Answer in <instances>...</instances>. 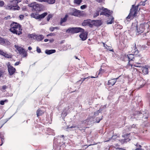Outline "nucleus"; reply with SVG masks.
Returning a JSON list of instances; mask_svg holds the SVG:
<instances>
[{
  "label": "nucleus",
  "instance_id": "f257e3e1",
  "mask_svg": "<svg viewBox=\"0 0 150 150\" xmlns=\"http://www.w3.org/2000/svg\"><path fill=\"white\" fill-rule=\"evenodd\" d=\"M10 31L14 34L19 35L22 33V29L20 24L17 23L13 22L10 25Z\"/></svg>",
  "mask_w": 150,
  "mask_h": 150
},
{
  "label": "nucleus",
  "instance_id": "f03ea898",
  "mask_svg": "<svg viewBox=\"0 0 150 150\" xmlns=\"http://www.w3.org/2000/svg\"><path fill=\"white\" fill-rule=\"evenodd\" d=\"M138 5L137 6L134 7V5H132V8L131 9L130 13L128 16L127 17L126 19L127 21L129 19L132 17L135 16H137V12L138 11Z\"/></svg>",
  "mask_w": 150,
  "mask_h": 150
},
{
  "label": "nucleus",
  "instance_id": "7ed1b4c3",
  "mask_svg": "<svg viewBox=\"0 0 150 150\" xmlns=\"http://www.w3.org/2000/svg\"><path fill=\"white\" fill-rule=\"evenodd\" d=\"M28 6L32 7L36 11H39L42 9V5L36 3L35 2L32 3L28 4Z\"/></svg>",
  "mask_w": 150,
  "mask_h": 150
},
{
  "label": "nucleus",
  "instance_id": "20e7f679",
  "mask_svg": "<svg viewBox=\"0 0 150 150\" xmlns=\"http://www.w3.org/2000/svg\"><path fill=\"white\" fill-rule=\"evenodd\" d=\"M15 48L19 52L20 54L23 55V57H26L27 56V53L24 49L21 47H19L18 45H15Z\"/></svg>",
  "mask_w": 150,
  "mask_h": 150
},
{
  "label": "nucleus",
  "instance_id": "39448f33",
  "mask_svg": "<svg viewBox=\"0 0 150 150\" xmlns=\"http://www.w3.org/2000/svg\"><path fill=\"white\" fill-rule=\"evenodd\" d=\"M145 29L144 25V24H142L139 25L137 26V34L139 35L141 33L144 31Z\"/></svg>",
  "mask_w": 150,
  "mask_h": 150
},
{
  "label": "nucleus",
  "instance_id": "423d86ee",
  "mask_svg": "<svg viewBox=\"0 0 150 150\" xmlns=\"http://www.w3.org/2000/svg\"><path fill=\"white\" fill-rule=\"evenodd\" d=\"M102 10H103V11L101 12L100 15H104L107 16H108L111 15L112 13V12L110 11L109 10H108L107 8H105L103 7L102 8Z\"/></svg>",
  "mask_w": 150,
  "mask_h": 150
},
{
  "label": "nucleus",
  "instance_id": "0eeeda50",
  "mask_svg": "<svg viewBox=\"0 0 150 150\" xmlns=\"http://www.w3.org/2000/svg\"><path fill=\"white\" fill-rule=\"evenodd\" d=\"M10 44V42L7 40L0 37V44L4 45H8Z\"/></svg>",
  "mask_w": 150,
  "mask_h": 150
},
{
  "label": "nucleus",
  "instance_id": "6e6552de",
  "mask_svg": "<svg viewBox=\"0 0 150 150\" xmlns=\"http://www.w3.org/2000/svg\"><path fill=\"white\" fill-rule=\"evenodd\" d=\"M141 55H135L134 57V61L137 64L140 65V62H141Z\"/></svg>",
  "mask_w": 150,
  "mask_h": 150
},
{
  "label": "nucleus",
  "instance_id": "1a4fd4ad",
  "mask_svg": "<svg viewBox=\"0 0 150 150\" xmlns=\"http://www.w3.org/2000/svg\"><path fill=\"white\" fill-rule=\"evenodd\" d=\"M8 68L9 73L11 75H13L15 72V69L10 65H9L8 66Z\"/></svg>",
  "mask_w": 150,
  "mask_h": 150
},
{
  "label": "nucleus",
  "instance_id": "9d476101",
  "mask_svg": "<svg viewBox=\"0 0 150 150\" xmlns=\"http://www.w3.org/2000/svg\"><path fill=\"white\" fill-rule=\"evenodd\" d=\"M102 22L100 20H93L91 21V26L93 25L97 26H100L102 24Z\"/></svg>",
  "mask_w": 150,
  "mask_h": 150
},
{
  "label": "nucleus",
  "instance_id": "9b49d317",
  "mask_svg": "<svg viewBox=\"0 0 150 150\" xmlns=\"http://www.w3.org/2000/svg\"><path fill=\"white\" fill-rule=\"evenodd\" d=\"M82 33L79 35V37L82 40H85L87 39V33L84 32Z\"/></svg>",
  "mask_w": 150,
  "mask_h": 150
},
{
  "label": "nucleus",
  "instance_id": "f8f14e48",
  "mask_svg": "<svg viewBox=\"0 0 150 150\" xmlns=\"http://www.w3.org/2000/svg\"><path fill=\"white\" fill-rule=\"evenodd\" d=\"M91 21H92L90 20H84L83 22L82 23V25L84 26L88 25L91 27Z\"/></svg>",
  "mask_w": 150,
  "mask_h": 150
},
{
  "label": "nucleus",
  "instance_id": "ddd939ff",
  "mask_svg": "<svg viewBox=\"0 0 150 150\" xmlns=\"http://www.w3.org/2000/svg\"><path fill=\"white\" fill-rule=\"evenodd\" d=\"M118 78L116 79H112L109 80L108 82V84L111 86L113 85L116 82V79H117Z\"/></svg>",
  "mask_w": 150,
  "mask_h": 150
},
{
  "label": "nucleus",
  "instance_id": "4468645a",
  "mask_svg": "<svg viewBox=\"0 0 150 150\" xmlns=\"http://www.w3.org/2000/svg\"><path fill=\"white\" fill-rule=\"evenodd\" d=\"M75 33H77L79 32H83L84 30L81 28H74Z\"/></svg>",
  "mask_w": 150,
  "mask_h": 150
},
{
  "label": "nucleus",
  "instance_id": "2eb2a0df",
  "mask_svg": "<svg viewBox=\"0 0 150 150\" xmlns=\"http://www.w3.org/2000/svg\"><path fill=\"white\" fill-rule=\"evenodd\" d=\"M68 17V15L67 14H66L63 18H62L61 21L60 22V24L62 25L63 23L65 22L67 20V18Z\"/></svg>",
  "mask_w": 150,
  "mask_h": 150
},
{
  "label": "nucleus",
  "instance_id": "dca6fc26",
  "mask_svg": "<svg viewBox=\"0 0 150 150\" xmlns=\"http://www.w3.org/2000/svg\"><path fill=\"white\" fill-rule=\"evenodd\" d=\"M66 33H74V28H69L67 30H66Z\"/></svg>",
  "mask_w": 150,
  "mask_h": 150
},
{
  "label": "nucleus",
  "instance_id": "f3484780",
  "mask_svg": "<svg viewBox=\"0 0 150 150\" xmlns=\"http://www.w3.org/2000/svg\"><path fill=\"white\" fill-rule=\"evenodd\" d=\"M56 52V50H47L45 51V53L47 54H52L55 53Z\"/></svg>",
  "mask_w": 150,
  "mask_h": 150
},
{
  "label": "nucleus",
  "instance_id": "a211bd4d",
  "mask_svg": "<svg viewBox=\"0 0 150 150\" xmlns=\"http://www.w3.org/2000/svg\"><path fill=\"white\" fill-rule=\"evenodd\" d=\"M127 57L128 58L129 62L132 60L134 61V55L133 54H129L127 56Z\"/></svg>",
  "mask_w": 150,
  "mask_h": 150
},
{
  "label": "nucleus",
  "instance_id": "6ab92c4d",
  "mask_svg": "<svg viewBox=\"0 0 150 150\" xmlns=\"http://www.w3.org/2000/svg\"><path fill=\"white\" fill-rule=\"evenodd\" d=\"M0 54L1 55L6 57L9 58L10 57V55L3 52L2 50H0Z\"/></svg>",
  "mask_w": 150,
  "mask_h": 150
},
{
  "label": "nucleus",
  "instance_id": "aec40b11",
  "mask_svg": "<svg viewBox=\"0 0 150 150\" xmlns=\"http://www.w3.org/2000/svg\"><path fill=\"white\" fill-rule=\"evenodd\" d=\"M36 36V39L38 41H41L44 38V37L42 35H38Z\"/></svg>",
  "mask_w": 150,
  "mask_h": 150
},
{
  "label": "nucleus",
  "instance_id": "412c9836",
  "mask_svg": "<svg viewBox=\"0 0 150 150\" xmlns=\"http://www.w3.org/2000/svg\"><path fill=\"white\" fill-rule=\"evenodd\" d=\"M73 11L74 12L71 14V15L76 16H78L79 15V12L78 10L74 9V10Z\"/></svg>",
  "mask_w": 150,
  "mask_h": 150
},
{
  "label": "nucleus",
  "instance_id": "4be33fe9",
  "mask_svg": "<svg viewBox=\"0 0 150 150\" xmlns=\"http://www.w3.org/2000/svg\"><path fill=\"white\" fill-rule=\"evenodd\" d=\"M141 69L142 70L143 73L144 74H146L148 73V68L144 67H142Z\"/></svg>",
  "mask_w": 150,
  "mask_h": 150
},
{
  "label": "nucleus",
  "instance_id": "5701e85b",
  "mask_svg": "<svg viewBox=\"0 0 150 150\" xmlns=\"http://www.w3.org/2000/svg\"><path fill=\"white\" fill-rule=\"evenodd\" d=\"M47 14V13L45 12L41 15H38V19H41L42 18H44Z\"/></svg>",
  "mask_w": 150,
  "mask_h": 150
},
{
  "label": "nucleus",
  "instance_id": "b1692460",
  "mask_svg": "<svg viewBox=\"0 0 150 150\" xmlns=\"http://www.w3.org/2000/svg\"><path fill=\"white\" fill-rule=\"evenodd\" d=\"M111 18L109 20L107 21V23L108 24H112L114 21V18L110 16Z\"/></svg>",
  "mask_w": 150,
  "mask_h": 150
},
{
  "label": "nucleus",
  "instance_id": "393cba45",
  "mask_svg": "<svg viewBox=\"0 0 150 150\" xmlns=\"http://www.w3.org/2000/svg\"><path fill=\"white\" fill-rule=\"evenodd\" d=\"M101 9L100 8H98L96 12L93 15V17H95L99 15V12L100 11Z\"/></svg>",
  "mask_w": 150,
  "mask_h": 150
},
{
  "label": "nucleus",
  "instance_id": "a878e982",
  "mask_svg": "<svg viewBox=\"0 0 150 150\" xmlns=\"http://www.w3.org/2000/svg\"><path fill=\"white\" fill-rule=\"evenodd\" d=\"M30 16L32 17L38 19V14L35 13H32L30 15Z\"/></svg>",
  "mask_w": 150,
  "mask_h": 150
},
{
  "label": "nucleus",
  "instance_id": "bb28decb",
  "mask_svg": "<svg viewBox=\"0 0 150 150\" xmlns=\"http://www.w3.org/2000/svg\"><path fill=\"white\" fill-rule=\"evenodd\" d=\"M10 2L12 3L13 6H18V3L16 0H11Z\"/></svg>",
  "mask_w": 150,
  "mask_h": 150
},
{
  "label": "nucleus",
  "instance_id": "cd10ccee",
  "mask_svg": "<svg viewBox=\"0 0 150 150\" xmlns=\"http://www.w3.org/2000/svg\"><path fill=\"white\" fill-rule=\"evenodd\" d=\"M29 37L31 38H33V39H36V37L37 36L36 35L33 34H30L28 35Z\"/></svg>",
  "mask_w": 150,
  "mask_h": 150
},
{
  "label": "nucleus",
  "instance_id": "c85d7f7f",
  "mask_svg": "<svg viewBox=\"0 0 150 150\" xmlns=\"http://www.w3.org/2000/svg\"><path fill=\"white\" fill-rule=\"evenodd\" d=\"M13 8H12V10H18L20 9V7L18 6H13Z\"/></svg>",
  "mask_w": 150,
  "mask_h": 150
},
{
  "label": "nucleus",
  "instance_id": "c756f323",
  "mask_svg": "<svg viewBox=\"0 0 150 150\" xmlns=\"http://www.w3.org/2000/svg\"><path fill=\"white\" fill-rule=\"evenodd\" d=\"M55 0H46V2L49 4H53L55 3Z\"/></svg>",
  "mask_w": 150,
  "mask_h": 150
},
{
  "label": "nucleus",
  "instance_id": "7c9ffc66",
  "mask_svg": "<svg viewBox=\"0 0 150 150\" xmlns=\"http://www.w3.org/2000/svg\"><path fill=\"white\" fill-rule=\"evenodd\" d=\"M81 127L79 125H73L72 126L68 127V128H79Z\"/></svg>",
  "mask_w": 150,
  "mask_h": 150
},
{
  "label": "nucleus",
  "instance_id": "2f4dec72",
  "mask_svg": "<svg viewBox=\"0 0 150 150\" xmlns=\"http://www.w3.org/2000/svg\"><path fill=\"white\" fill-rule=\"evenodd\" d=\"M82 0H74V3L79 5L82 2Z\"/></svg>",
  "mask_w": 150,
  "mask_h": 150
},
{
  "label": "nucleus",
  "instance_id": "473e14b6",
  "mask_svg": "<svg viewBox=\"0 0 150 150\" xmlns=\"http://www.w3.org/2000/svg\"><path fill=\"white\" fill-rule=\"evenodd\" d=\"M147 1V0H146L144 1H142L140 2L139 5H142L144 6L145 4V2Z\"/></svg>",
  "mask_w": 150,
  "mask_h": 150
},
{
  "label": "nucleus",
  "instance_id": "72a5a7b5",
  "mask_svg": "<svg viewBox=\"0 0 150 150\" xmlns=\"http://www.w3.org/2000/svg\"><path fill=\"white\" fill-rule=\"evenodd\" d=\"M12 8H13V6L11 5H8L6 7V8L7 9L12 10Z\"/></svg>",
  "mask_w": 150,
  "mask_h": 150
},
{
  "label": "nucleus",
  "instance_id": "f704fd0d",
  "mask_svg": "<svg viewBox=\"0 0 150 150\" xmlns=\"http://www.w3.org/2000/svg\"><path fill=\"white\" fill-rule=\"evenodd\" d=\"M67 115V113H62L61 117H62V119H63Z\"/></svg>",
  "mask_w": 150,
  "mask_h": 150
},
{
  "label": "nucleus",
  "instance_id": "c9c22d12",
  "mask_svg": "<svg viewBox=\"0 0 150 150\" xmlns=\"http://www.w3.org/2000/svg\"><path fill=\"white\" fill-rule=\"evenodd\" d=\"M52 17V16L51 14H49L47 17V21H49L50 20V18Z\"/></svg>",
  "mask_w": 150,
  "mask_h": 150
},
{
  "label": "nucleus",
  "instance_id": "e433bc0d",
  "mask_svg": "<svg viewBox=\"0 0 150 150\" xmlns=\"http://www.w3.org/2000/svg\"><path fill=\"white\" fill-rule=\"evenodd\" d=\"M139 148H137L135 150H144V149L141 148L142 146L141 145H139Z\"/></svg>",
  "mask_w": 150,
  "mask_h": 150
},
{
  "label": "nucleus",
  "instance_id": "4c0bfd02",
  "mask_svg": "<svg viewBox=\"0 0 150 150\" xmlns=\"http://www.w3.org/2000/svg\"><path fill=\"white\" fill-rule=\"evenodd\" d=\"M103 117L102 116L101 118L100 119L99 118H97L96 122L97 123H99L100 122V121L103 119Z\"/></svg>",
  "mask_w": 150,
  "mask_h": 150
},
{
  "label": "nucleus",
  "instance_id": "58836bf2",
  "mask_svg": "<svg viewBox=\"0 0 150 150\" xmlns=\"http://www.w3.org/2000/svg\"><path fill=\"white\" fill-rule=\"evenodd\" d=\"M4 3L3 1H0V7H2L4 5Z\"/></svg>",
  "mask_w": 150,
  "mask_h": 150
},
{
  "label": "nucleus",
  "instance_id": "ea45409f",
  "mask_svg": "<svg viewBox=\"0 0 150 150\" xmlns=\"http://www.w3.org/2000/svg\"><path fill=\"white\" fill-rule=\"evenodd\" d=\"M11 17L10 16H8L6 17H5L4 18V19L5 20H7L11 18Z\"/></svg>",
  "mask_w": 150,
  "mask_h": 150
},
{
  "label": "nucleus",
  "instance_id": "a19ab883",
  "mask_svg": "<svg viewBox=\"0 0 150 150\" xmlns=\"http://www.w3.org/2000/svg\"><path fill=\"white\" fill-rule=\"evenodd\" d=\"M24 17V15H20L19 16V18L21 20H23V19Z\"/></svg>",
  "mask_w": 150,
  "mask_h": 150
},
{
  "label": "nucleus",
  "instance_id": "79ce46f5",
  "mask_svg": "<svg viewBox=\"0 0 150 150\" xmlns=\"http://www.w3.org/2000/svg\"><path fill=\"white\" fill-rule=\"evenodd\" d=\"M37 51L38 53H40L41 52V50L38 47H37Z\"/></svg>",
  "mask_w": 150,
  "mask_h": 150
},
{
  "label": "nucleus",
  "instance_id": "37998d69",
  "mask_svg": "<svg viewBox=\"0 0 150 150\" xmlns=\"http://www.w3.org/2000/svg\"><path fill=\"white\" fill-rule=\"evenodd\" d=\"M87 6L86 5H83L81 6V8L82 9H83L86 7Z\"/></svg>",
  "mask_w": 150,
  "mask_h": 150
},
{
  "label": "nucleus",
  "instance_id": "c03bdc74",
  "mask_svg": "<svg viewBox=\"0 0 150 150\" xmlns=\"http://www.w3.org/2000/svg\"><path fill=\"white\" fill-rule=\"evenodd\" d=\"M136 50V48H135L134 49V50H135V51H134L132 52H134V53L135 54H138V50Z\"/></svg>",
  "mask_w": 150,
  "mask_h": 150
},
{
  "label": "nucleus",
  "instance_id": "a18cd8bd",
  "mask_svg": "<svg viewBox=\"0 0 150 150\" xmlns=\"http://www.w3.org/2000/svg\"><path fill=\"white\" fill-rule=\"evenodd\" d=\"M141 64L140 65L137 64L136 63H135V64H134V66L137 67H141Z\"/></svg>",
  "mask_w": 150,
  "mask_h": 150
},
{
  "label": "nucleus",
  "instance_id": "49530a36",
  "mask_svg": "<svg viewBox=\"0 0 150 150\" xmlns=\"http://www.w3.org/2000/svg\"><path fill=\"white\" fill-rule=\"evenodd\" d=\"M50 31H54V27H51L50 28Z\"/></svg>",
  "mask_w": 150,
  "mask_h": 150
},
{
  "label": "nucleus",
  "instance_id": "de8ad7c7",
  "mask_svg": "<svg viewBox=\"0 0 150 150\" xmlns=\"http://www.w3.org/2000/svg\"><path fill=\"white\" fill-rule=\"evenodd\" d=\"M0 104L1 105H3L4 104V102L3 100H1L0 101Z\"/></svg>",
  "mask_w": 150,
  "mask_h": 150
},
{
  "label": "nucleus",
  "instance_id": "09e8293b",
  "mask_svg": "<svg viewBox=\"0 0 150 150\" xmlns=\"http://www.w3.org/2000/svg\"><path fill=\"white\" fill-rule=\"evenodd\" d=\"M6 88H7V87L6 85H4L2 86V89L3 90H5Z\"/></svg>",
  "mask_w": 150,
  "mask_h": 150
},
{
  "label": "nucleus",
  "instance_id": "8fccbe9b",
  "mask_svg": "<svg viewBox=\"0 0 150 150\" xmlns=\"http://www.w3.org/2000/svg\"><path fill=\"white\" fill-rule=\"evenodd\" d=\"M36 1L40 2L43 1L46 2V0H36Z\"/></svg>",
  "mask_w": 150,
  "mask_h": 150
},
{
  "label": "nucleus",
  "instance_id": "3c124183",
  "mask_svg": "<svg viewBox=\"0 0 150 150\" xmlns=\"http://www.w3.org/2000/svg\"><path fill=\"white\" fill-rule=\"evenodd\" d=\"M20 63V62H17L15 64V65H18Z\"/></svg>",
  "mask_w": 150,
  "mask_h": 150
},
{
  "label": "nucleus",
  "instance_id": "603ef678",
  "mask_svg": "<svg viewBox=\"0 0 150 150\" xmlns=\"http://www.w3.org/2000/svg\"><path fill=\"white\" fill-rule=\"evenodd\" d=\"M54 35V34H53V33H50L49 34H48L47 35V36H52V35Z\"/></svg>",
  "mask_w": 150,
  "mask_h": 150
},
{
  "label": "nucleus",
  "instance_id": "864d4df0",
  "mask_svg": "<svg viewBox=\"0 0 150 150\" xmlns=\"http://www.w3.org/2000/svg\"><path fill=\"white\" fill-rule=\"evenodd\" d=\"M42 113H37V115L38 117L39 116L42 115Z\"/></svg>",
  "mask_w": 150,
  "mask_h": 150
},
{
  "label": "nucleus",
  "instance_id": "5fc2aeb1",
  "mask_svg": "<svg viewBox=\"0 0 150 150\" xmlns=\"http://www.w3.org/2000/svg\"><path fill=\"white\" fill-rule=\"evenodd\" d=\"M42 112V111L41 110L38 109L37 110V112Z\"/></svg>",
  "mask_w": 150,
  "mask_h": 150
},
{
  "label": "nucleus",
  "instance_id": "6e6d98bb",
  "mask_svg": "<svg viewBox=\"0 0 150 150\" xmlns=\"http://www.w3.org/2000/svg\"><path fill=\"white\" fill-rule=\"evenodd\" d=\"M96 1L99 2H102L103 1V0H96Z\"/></svg>",
  "mask_w": 150,
  "mask_h": 150
},
{
  "label": "nucleus",
  "instance_id": "4d7b16f0",
  "mask_svg": "<svg viewBox=\"0 0 150 150\" xmlns=\"http://www.w3.org/2000/svg\"><path fill=\"white\" fill-rule=\"evenodd\" d=\"M4 138H1V141L2 143V144L0 145V146H1L2 145V144H3V141L4 140Z\"/></svg>",
  "mask_w": 150,
  "mask_h": 150
},
{
  "label": "nucleus",
  "instance_id": "13d9d810",
  "mask_svg": "<svg viewBox=\"0 0 150 150\" xmlns=\"http://www.w3.org/2000/svg\"><path fill=\"white\" fill-rule=\"evenodd\" d=\"M3 74V72H2L0 71V77Z\"/></svg>",
  "mask_w": 150,
  "mask_h": 150
},
{
  "label": "nucleus",
  "instance_id": "bf43d9fd",
  "mask_svg": "<svg viewBox=\"0 0 150 150\" xmlns=\"http://www.w3.org/2000/svg\"><path fill=\"white\" fill-rule=\"evenodd\" d=\"M90 78V76L88 77L87 78H84L83 79V80L82 81V82H83L85 80V79H86L89 78Z\"/></svg>",
  "mask_w": 150,
  "mask_h": 150
},
{
  "label": "nucleus",
  "instance_id": "052dcab7",
  "mask_svg": "<svg viewBox=\"0 0 150 150\" xmlns=\"http://www.w3.org/2000/svg\"><path fill=\"white\" fill-rule=\"evenodd\" d=\"M136 126V125H134V124H133V125H132V128H134V127H135Z\"/></svg>",
  "mask_w": 150,
  "mask_h": 150
},
{
  "label": "nucleus",
  "instance_id": "680f3d73",
  "mask_svg": "<svg viewBox=\"0 0 150 150\" xmlns=\"http://www.w3.org/2000/svg\"><path fill=\"white\" fill-rule=\"evenodd\" d=\"M32 48L31 47H28V50H32Z\"/></svg>",
  "mask_w": 150,
  "mask_h": 150
},
{
  "label": "nucleus",
  "instance_id": "e2e57ef3",
  "mask_svg": "<svg viewBox=\"0 0 150 150\" xmlns=\"http://www.w3.org/2000/svg\"><path fill=\"white\" fill-rule=\"evenodd\" d=\"M103 43V45L104 47H105L106 48H107L106 46H107V45H105L104 43Z\"/></svg>",
  "mask_w": 150,
  "mask_h": 150
},
{
  "label": "nucleus",
  "instance_id": "0e129e2a",
  "mask_svg": "<svg viewBox=\"0 0 150 150\" xmlns=\"http://www.w3.org/2000/svg\"><path fill=\"white\" fill-rule=\"evenodd\" d=\"M17 1V2L18 4L21 1V0H16Z\"/></svg>",
  "mask_w": 150,
  "mask_h": 150
},
{
  "label": "nucleus",
  "instance_id": "69168bd1",
  "mask_svg": "<svg viewBox=\"0 0 150 150\" xmlns=\"http://www.w3.org/2000/svg\"><path fill=\"white\" fill-rule=\"evenodd\" d=\"M54 29H59V28L58 27H54Z\"/></svg>",
  "mask_w": 150,
  "mask_h": 150
},
{
  "label": "nucleus",
  "instance_id": "338daca9",
  "mask_svg": "<svg viewBox=\"0 0 150 150\" xmlns=\"http://www.w3.org/2000/svg\"><path fill=\"white\" fill-rule=\"evenodd\" d=\"M48 41V40L47 39H45L44 40V41L45 42H47Z\"/></svg>",
  "mask_w": 150,
  "mask_h": 150
},
{
  "label": "nucleus",
  "instance_id": "774afa93",
  "mask_svg": "<svg viewBox=\"0 0 150 150\" xmlns=\"http://www.w3.org/2000/svg\"><path fill=\"white\" fill-rule=\"evenodd\" d=\"M3 101H4V103H5V102H7L8 101V100H6V99L5 100H3Z\"/></svg>",
  "mask_w": 150,
  "mask_h": 150
}]
</instances>
